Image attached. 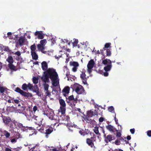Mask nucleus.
<instances>
[{"instance_id":"nucleus-18","label":"nucleus","mask_w":151,"mask_h":151,"mask_svg":"<svg viewBox=\"0 0 151 151\" xmlns=\"http://www.w3.org/2000/svg\"><path fill=\"white\" fill-rule=\"evenodd\" d=\"M106 128L109 131L113 132L117 131L116 129L113 126L111 125H108L106 126Z\"/></svg>"},{"instance_id":"nucleus-41","label":"nucleus","mask_w":151,"mask_h":151,"mask_svg":"<svg viewBox=\"0 0 151 151\" xmlns=\"http://www.w3.org/2000/svg\"><path fill=\"white\" fill-rule=\"evenodd\" d=\"M73 41V46H77L78 43V40L76 39H74Z\"/></svg>"},{"instance_id":"nucleus-61","label":"nucleus","mask_w":151,"mask_h":151,"mask_svg":"<svg viewBox=\"0 0 151 151\" xmlns=\"http://www.w3.org/2000/svg\"><path fill=\"white\" fill-rule=\"evenodd\" d=\"M37 107L36 106H34L33 108V110L34 112H35L37 110Z\"/></svg>"},{"instance_id":"nucleus-9","label":"nucleus","mask_w":151,"mask_h":151,"mask_svg":"<svg viewBox=\"0 0 151 151\" xmlns=\"http://www.w3.org/2000/svg\"><path fill=\"white\" fill-rule=\"evenodd\" d=\"M70 66H73V67L72 69V70L74 72H76L77 70L78 67L79 66V64L76 62L71 61L70 62Z\"/></svg>"},{"instance_id":"nucleus-47","label":"nucleus","mask_w":151,"mask_h":151,"mask_svg":"<svg viewBox=\"0 0 151 151\" xmlns=\"http://www.w3.org/2000/svg\"><path fill=\"white\" fill-rule=\"evenodd\" d=\"M12 54L17 55L18 56H20L21 55V52L19 51H17L15 53L14 52V53Z\"/></svg>"},{"instance_id":"nucleus-6","label":"nucleus","mask_w":151,"mask_h":151,"mask_svg":"<svg viewBox=\"0 0 151 151\" xmlns=\"http://www.w3.org/2000/svg\"><path fill=\"white\" fill-rule=\"evenodd\" d=\"M111 63V61L110 60L107 59L103 60L102 63L106 65L108 64V65L104 68V70L105 72H108L111 70L112 67Z\"/></svg>"},{"instance_id":"nucleus-10","label":"nucleus","mask_w":151,"mask_h":151,"mask_svg":"<svg viewBox=\"0 0 151 151\" xmlns=\"http://www.w3.org/2000/svg\"><path fill=\"white\" fill-rule=\"evenodd\" d=\"M80 78L82 80L83 83L84 85L88 84L87 82V78L86 77V75L85 73V72H82L80 75Z\"/></svg>"},{"instance_id":"nucleus-24","label":"nucleus","mask_w":151,"mask_h":151,"mask_svg":"<svg viewBox=\"0 0 151 151\" xmlns=\"http://www.w3.org/2000/svg\"><path fill=\"white\" fill-rule=\"evenodd\" d=\"M3 121L6 124H7L10 122L11 120L9 117H4L3 118Z\"/></svg>"},{"instance_id":"nucleus-48","label":"nucleus","mask_w":151,"mask_h":151,"mask_svg":"<svg viewBox=\"0 0 151 151\" xmlns=\"http://www.w3.org/2000/svg\"><path fill=\"white\" fill-rule=\"evenodd\" d=\"M13 124H14L13 123V122H11L9 124V126L10 127V128H11L12 129H13L14 128V127Z\"/></svg>"},{"instance_id":"nucleus-8","label":"nucleus","mask_w":151,"mask_h":151,"mask_svg":"<svg viewBox=\"0 0 151 151\" xmlns=\"http://www.w3.org/2000/svg\"><path fill=\"white\" fill-rule=\"evenodd\" d=\"M96 140V138L95 136H93L90 138H88L86 139V142L87 144L91 147H94L93 142L95 141Z\"/></svg>"},{"instance_id":"nucleus-39","label":"nucleus","mask_w":151,"mask_h":151,"mask_svg":"<svg viewBox=\"0 0 151 151\" xmlns=\"http://www.w3.org/2000/svg\"><path fill=\"white\" fill-rule=\"evenodd\" d=\"M111 43H106L104 45V47L103 49L104 50H105V48H108L109 47H111Z\"/></svg>"},{"instance_id":"nucleus-13","label":"nucleus","mask_w":151,"mask_h":151,"mask_svg":"<svg viewBox=\"0 0 151 151\" xmlns=\"http://www.w3.org/2000/svg\"><path fill=\"white\" fill-rule=\"evenodd\" d=\"M10 90L7 88H6L1 86L0 85V93H1L8 94L9 93Z\"/></svg>"},{"instance_id":"nucleus-29","label":"nucleus","mask_w":151,"mask_h":151,"mask_svg":"<svg viewBox=\"0 0 151 151\" xmlns=\"http://www.w3.org/2000/svg\"><path fill=\"white\" fill-rule=\"evenodd\" d=\"M6 61L8 62L9 63H13L14 62L13 58L12 56H9L6 59Z\"/></svg>"},{"instance_id":"nucleus-12","label":"nucleus","mask_w":151,"mask_h":151,"mask_svg":"<svg viewBox=\"0 0 151 151\" xmlns=\"http://www.w3.org/2000/svg\"><path fill=\"white\" fill-rule=\"evenodd\" d=\"M35 36H37V38L39 39H43L45 36V35L42 31H37L35 33Z\"/></svg>"},{"instance_id":"nucleus-38","label":"nucleus","mask_w":151,"mask_h":151,"mask_svg":"<svg viewBox=\"0 0 151 151\" xmlns=\"http://www.w3.org/2000/svg\"><path fill=\"white\" fill-rule=\"evenodd\" d=\"M30 49L31 50V52H35L36 50V46L35 44L32 45L30 46Z\"/></svg>"},{"instance_id":"nucleus-2","label":"nucleus","mask_w":151,"mask_h":151,"mask_svg":"<svg viewBox=\"0 0 151 151\" xmlns=\"http://www.w3.org/2000/svg\"><path fill=\"white\" fill-rule=\"evenodd\" d=\"M22 88L25 91H28V90L35 92L37 94L39 92V88L36 85H34V86L30 83L28 84L25 83H24L22 86Z\"/></svg>"},{"instance_id":"nucleus-5","label":"nucleus","mask_w":151,"mask_h":151,"mask_svg":"<svg viewBox=\"0 0 151 151\" xmlns=\"http://www.w3.org/2000/svg\"><path fill=\"white\" fill-rule=\"evenodd\" d=\"M59 101L60 106L58 110V112L62 114H65L66 111V103L65 101L62 99H59Z\"/></svg>"},{"instance_id":"nucleus-31","label":"nucleus","mask_w":151,"mask_h":151,"mask_svg":"<svg viewBox=\"0 0 151 151\" xmlns=\"http://www.w3.org/2000/svg\"><path fill=\"white\" fill-rule=\"evenodd\" d=\"M4 49L3 50L4 51H6L10 53H14V52H13L12 50L9 49V48L8 47L6 46H3Z\"/></svg>"},{"instance_id":"nucleus-46","label":"nucleus","mask_w":151,"mask_h":151,"mask_svg":"<svg viewBox=\"0 0 151 151\" xmlns=\"http://www.w3.org/2000/svg\"><path fill=\"white\" fill-rule=\"evenodd\" d=\"M28 147L29 149H30V151L31 150H32L31 151H33V150L35 149V147L33 146L32 147H31V145L30 144L28 145Z\"/></svg>"},{"instance_id":"nucleus-19","label":"nucleus","mask_w":151,"mask_h":151,"mask_svg":"<svg viewBox=\"0 0 151 151\" xmlns=\"http://www.w3.org/2000/svg\"><path fill=\"white\" fill-rule=\"evenodd\" d=\"M58 76L51 79L53 86H58V84L59 83V82H58Z\"/></svg>"},{"instance_id":"nucleus-53","label":"nucleus","mask_w":151,"mask_h":151,"mask_svg":"<svg viewBox=\"0 0 151 151\" xmlns=\"http://www.w3.org/2000/svg\"><path fill=\"white\" fill-rule=\"evenodd\" d=\"M101 131L104 134V137H105L106 136V134L105 133V132L104 128L102 127H101Z\"/></svg>"},{"instance_id":"nucleus-40","label":"nucleus","mask_w":151,"mask_h":151,"mask_svg":"<svg viewBox=\"0 0 151 151\" xmlns=\"http://www.w3.org/2000/svg\"><path fill=\"white\" fill-rule=\"evenodd\" d=\"M116 114L115 113V116H114V120H115V121L116 122V124H117L118 126H120V127L121 128V129H120V130H119L120 131H121L122 130V126L121 125H120L118 123V120L116 118Z\"/></svg>"},{"instance_id":"nucleus-57","label":"nucleus","mask_w":151,"mask_h":151,"mask_svg":"<svg viewBox=\"0 0 151 151\" xmlns=\"http://www.w3.org/2000/svg\"><path fill=\"white\" fill-rule=\"evenodd\" d=\"M135 130L134 129H130V132L132 134H134V132Z\"/></svg>"},{"instance_id":"nucleus-17","label":"nucleus","mask_w":151,"mask_h":151,"mask_svg":"<svg viewBox=\"0 0 151 151\" xmlns=\"http://www.w3.org/2000/svg\"><path fill=\"white\" fill-rule=\"evenodd\" d=\"M37 47L39 51H41L42 53L44 54H45L47 53V52L46 51H45L44 50L45 49V46L41 45L40 44H38L37 45Z\"/></svg>"},{"instance_id":"nucleus-62","label":"nucleus","mask_w":151,"mask_h":151,"mask_svg":"<svg viewBox=\"0 0 151 151\" xmlns=\"http://www.w3.org/2000/svg\"><path fill=\"white\" fill-rule=\"evenodd\" d=\"M104 50V49L102 50H100L101 52H100V53L102 55H104V51H103Z\"/></svg>"},{"instance_id":"nucleus-32","label":"nucleus","mask_w":151,"mask_h":151,"mask_svg":"<svg viewBox=\"0 0 151 151\" xmlns=\"http://www.w3.org/2000/svg\"><path fill=\"white\" fill-rule=\"evenodd\" d=\"M99 73L102 75H104L105 77H107L109 75V73L107 72H104L102 70H99Z\"/></svg>"},{"instance_id":"nucleus-56","label":"nucleus","mask_w":151,"mask_h":151,"mask_svg":"<svg viewBox=\"0 0 151 151\" xmlns=\"http://www.w3.org/2000/svg\"><path fill=\"white\" fill-rule=\"evenodd\" d=\"M147 135L149 137H151V130L147 132Z\"/></svg>"},{"instance_id":"nucleus-44","label":"nucleus","mask_w":151,"mask_h":151,"mask_svg":"<svg viewBox=\"0 0 151 151\" xmlns=\"http://www.w3.org/2000/svg\"><path fill=\"white\" fill-rule=\"evenodd\" d=\"M91 101L92 102V104H93L94 105V107L95 108H97L99 106H99L98 105L95 103L94 100L92 99L91 100Z\"/></svg>"},{"instance_id":"nucleus-25","label":"nucleus","mask_w":151,"mask_h":151,"mask_svg":"<svg viewBox=\"0 0 151 151\" xmlns=\"http://www.w3.org/2000/svg\"><path fill=\"white\" fill-rule=\"evenodd\" d=\"M104 138L105 141L106 143L110 142L113 140L112 137L111 135H108L106 137V136Z\"/></svg>"},{"instance_id":"nucleus-33","label":"nucleus","mask_w":151,"mask_h":151,"mask_svg":"<svg viewBox=\"0 0 151 151\" xmlns=\"http://www.w3.org/2000/svg\"><path fill=\"white\" fill-rule=\"evenodd\" d=\"M108 111L112 113H115L114 111V109L113 106H109L108 107Z\"/></svg>"},{"instance_id":"nucleus-60","label":"nucleus","mask_w":151,"mask_h":151,"mask_svg":"<svg viewBox=\"0 0 151 151\" xmlns=\"http://www.w3.org/2000/svg\"><path fill=\"white\" fill-rule=\"evenodd\" d=\"M14 101L15 103L17 104H18L19 102V101L18 99H15L14 100Z\"/></svg>"},{"instance_id":"nucleus-64","label":"nucleus","mask_w":151,"mask_h":151,"mask_svg":"<svg viewBox=\"0 0 151 151\" xmlns=\"http://www.w3.org/2000/svg\"><path fill=\"white\" fill-rule=\"evenodd\" d=\"M5 151H12V150L10 149L6 148L5 149Z\"/></svg>"},{"instance_id":"nucleus-37","label":"nucleus","mask_w":151,"mask_h":151,"mask_svg":"<svg viewBox=\"0 0 151 151\" xmlns=\"http://www.w3.org/2000/svg\"><path fill=\"white\" fill-rule=\"evenodd\" d=\"M53 130V128L50 127L45 130L46 132H45V134H50L52 132Z\"/></svg>"},{"instance_id":"nucleus-45","label":"nucleus","mask_w":151,"mask_h":151,"mask_svg":"<svg viewBox=\"0 0 151 151\" xmlns=\"http://www.w3.org/2000/svg\"><path fill=\"white\" fill-rule=\"evenodd\" d=\"M68 99L70 100H74V101H76L77 100V99H74L73 95H71L69 97Z\"/></svg>"},{"instance_id":"nucleus-34","label":"nucleus","mask_w":151,"mask_h":151,"mask_svg":"<svg viewBox=\"0 0 151 151\" xmlns=\"http://www.w3.org/2000/svg\"><path fill=\"white\" fill-rule=\"evenodd\" d=\"M93 131L96 134L100 135V133H99V127H94Z\"/></svg>"},{"instance_id":"nucleus-20","label":"nucleus","mask_w":151,"mask_h":151,"mask_svg":"<svg viewBox=\"0 0 151 151\" xmlns=\"http://www.w3.org/2000/svg\"><path fill=\"white\" fill-rule=\"evenodd\" d=\"M42 68L43 70L46 71L47 69L48 65L45 61H43L41 63Z\"/></svg>"},{"instance_id":"nucleus-43","label":"nucleus","mask_w":151,"mask_h":151,"mask_svg":"<svg viewBox=\"0 0 151 151\" xmlns=\"http://www.w3.org/2000/svg\"><path fill=\"white\" fill-rule=\"evenodd\" d=\"M111 50L110 49H108L106 50V56H110L111 55Z\"/></svg>"},{"instance_id":"nucleus-7","label":"nucleus","mask_w":151,"mask_h":151,"mask_svg":"<svg viewBox=\"0 0 151 151\" xmlns=\"http://www.w3.org/2000/svg\"><path fill=\"white\" fill-rule=\"evenodd\" d=\"M95 63L93 59L91 60L87 64V71L89 74H90L92 71V69L94 66Z\"/></svg>"},{"instance_id":"nucleus-50","label":"nucleus","mask_w":151,"mask_h":151,"mask_svg":"<svg viewBox=\"0 0 151 151\" xmlns=\"http://www.w3.org/2000/svg\"><path fill=\"white\" fill-rule=\"evenodd\" d=\"M121 134L120 132H118L116 133V136L117 137H120L121 136Z\"/></svg>"},{"instance_id":"nucleus-4","label":"nucleus","mask_w":151,"mask_h":151,"mask_svg":"<svg viewBox=\"0 0 151 151\" xmlns=\"http://www.w3.org/2000/svg\"><path fill=\"white\" fill-rule=\"evenodd\" d=\"M44 72L49 76L50 79L58 76L55 70L53 68H49Z\"/></svg>"},{"instance_id":"nucleus-14","label":"nucleus","mask_w":151,"mask_h":151,"mask_svg":"<svg viewBox=\"0 0 151 151\" xmlns=\"http://www.w3.org/2000/svg\"><path fill=\"white\" fill-rule=\"evenodd\" d=\"M25 39L24 37L21 36L19 37L18 42L16 43L17 45L22 46L25 42Z\"/></svg>"},{"instance_id":"nucleus-11","label":"nucleus","mask_w":151,"mask_h":151,"mask_svg":"<svg viewBox=\"0 0 151 151\" xmlns=\"http://www.w3.org/2000/svg\"><path fill=\"white\" fill-rule=\"evenodd\" d=\"M32 118L36 121L35 122V123L36 124H37L38 126H40H40L41 125L42 120V119L40 118L38 116H36L34 115H33Z\"/></svg>"},{"instance_id":"nucleus-52","label":"nucleus","mask_w":151,"mask_h":151,"mask_svg":"<svg viewBox=\"0 0 151 151\" xmlns=\"http://www.w3.org/2000/svg\"><path fill=\"white\" fill-rule=\"evenodd\" d=\"M52 42L53 44H54L56 42V40L55 38H54L53 37H52V39H51Z\"/></svg>"},{"instance_id":"nucleus-30","label":"nucleus","mask_w":151,"mask_h":151,"mask_svg":"<svg viewBox=\"0 0 151 151\" xmlns=\"http://www.w3.org/2000/svg\"><path fill=\"white\" fill-rule=\"evenodd\" d=\"M32 58L35 60H37L38 58V56L35 52H31Z\"/></svg>"},{"instance_id":"nucleus-3","label":"nucleus","mask_w":151,"mask_h":151,"mask_svg":"<svg viewBox=\"0 0 151 151\" xmlns=\"http://www.w3.org/2000/svg\"><path fill=\"white\" fill-rule=\"evenodd\" d=\"M73 91H75L78 94H81L85 93V90L82 86L76 83L74 84L73 87Z\"/></svg>"},{"instance_id":"nucleus-21","label":"nucleus","mask_w":151,"mask_h":151,"mask_svg":"<svg viewBox=\"0 0 151 151\" xmlns=\"http://www.w3.org/2000/svg\"><path fill=\"white\" fill-rule=\"evenodd\" d=\"M37 130L43 133L45 132V127L44 126V125L41 124V125L38 126V127H37Z\"/></svg>"},{"instance_id":"nucleus-55","label":"nucleus","mask_w":151,"mask_h":151,"mask_svg":"<svg viewBox=\"0 0 151 151\" xmlns=\"http://www.w3.org/2000/svg\"><path fill=\"white\" fill-rule=\"evenodd\" d=\"M115 143L116 145H120V142L119 140H116L115 141Z\"/></svg>"},{"instance_id":"nucleus-27","label":"nucleus","mask_w":151,"mask_h":151,"mask_svg":"<svg viewBox=\"0 0 151 151\" xmlns=\"http://www.w3.org/2000/svg\"><path fill=\"white\" fill-rule=\"evenodd\" d=\"M35 128H34V127H25L24 126H23L22 129H21L24 132H27L28 130H32V129H35Z\"/></svg>"},{"instance_id":"nucleus-22","label":"nucleus","mask_w":151,"mask_h":151,"mask_svg":"<svg viewBox=\"0 0 151 151\" xmlns=\"http://www.w3.org/2000/svg\"><path fill=\"white\" fill-rule=\"evenodd\" d=\"M13 123L14 125L15 128H17L18 127L21 129L23 126L22 124L19 123L14 120L13 121Z\"/></svg>"},{"instance_id":"nucleus-15","label":"nucleus","mask_w":151,"mask_h":151,"mask_svg":"<svg viewBox=\"0 0 151 151\" xmlns=\"http://www.w3.org/2000/svg\"><path fill=\"white\" fill-rule=\"evenodd\" d=\"M87 114L88 115L89 117H91L93 116H95L98 114V113L96 111V110L93 109L88 111Z\"/></svg>"},{"instance_id":"nucleus-16","label":"nucleus","mask_w":151,"mask_h":151,"mask_svg":"<svg viewBox=\"0 0 151 151\" xmlns=\"http://www.w3.org/2000/svg\"><path fill=\"white\" fill-rule=\"evenodd\" d=\"M14 91L17 92L19 93L20 94H32L31 93H27V92L24 91L19 87L15 88Z\"/></svg>"},{"instance_id":"nucleus-59","label":"nucleus","mask_w":151,"mask_h":151,"mask_svg":"<svg viewBox=\"0 0 151 151\" xmlns=\"http://www.w3.org/2000/svg\"><path fill=\"white\" fill-rule=\"evenodd\" d=\"M75 111H78L79 112L82 113L81 112V109L80 108H76L75 110Z\"/></svg>"},{"instance_id":"nucleus-49","label":"nucleus","mask_w":151,"mask_h":151,"mask_svg":"<svg viewBox=\"0 0 151 151\" xmlns=\"http://www.w3.org/2000/svg\"><path fill=\"white\" fill-rule=\"evenodd\" d=\"M44 88L45 90L47 91L48 90V84H45L44 85Z\"/></svg>"},{"instance_id":"nucleus-63","label":"nucleus","mask_w":151,"mask_h":151,"mask_svg":"<svg viewBox=\"0 0 151 151\" xmlns=\"http://www.w3.org/2000/svg\"><path fill=\"white\" fill-rule=\"evenodd\" d=\"M51 151H59L56 148H54L50 150Z\"/></svg>"},{"instance_id":"nucleus-51","label":"nucleus","mask_w":151,"mask_h":151,"mask_svg":"<svg viewBox=\"0 0 151 151\" xmlns=\"http://www.w3.org/2000/svg\"><path fill=\"white\" fill-rule=\"evenodd\" d=\"M17 139L15 138L12 139L11 140V142L12 143H15L17 142Z\"/></svg>"},{"instance_id":"nucleus-54","label":"nucleus","mask_w":151,"mask_h":151,"mask_svg":"<svg viewBox=\"0 0 151 151\" xmlns=\"http://www.w3.org/2000/svg\"><path fill=\"white\" fill-rule=\"evenodd\" d=\"M6 138H9L10 135V134L9 132H7L6 134L4 135Z\"/></svg>"},{"instance_id":"nucleus-42","label":"nucleus","mask_w":151,"mask_h":151,"mask_svg":"<svg viewBox=\"0 0 151 151\" xmlns=\"http://www.w3.org/2000/svg\"><path fill=\"white\" fill-rule=\"evenodd\" d=\"M38 78L34 77L33 78V82L35 84H36L38 83Z\"/></svg>"},{"instance_id":"nucleus-58","label":"nucleus","mask_w":151,"mask_h":151,"mask_svg":"<svg viewBox=\"0 0 151 151\" xmlns=\"http://www.w3.org/2000/svg\"><path fill=\"white\" fill-rule=\"evenodd\" d=\"M104 118L103 117H101L99 119V122H102L104 121Z\"/></svg>"},{"instance_id":"nucleus-28","label":"nucleus","mask_w":151,"mask_h":151,"mask_svg":"<svg viewBox=\"0 0 151 151\" xmlns=\"http://www.w3.org/2000/svg\"><path fill=\"white\" fill-rule=\"evenodd\" d=\"M44 77L43 79V81L45 83L49 82V77L46 74V73H45V72H44Z\"/></svg>"},{"instance_id":"nucleus-26","label":"nucleus","mask_w":151,"mask_h":151,"mask_svg":"<svg viewBox=\"0 0 151 151\" xmlns=\"http://www.w3.org/2000/svg\"><path fill=\"white\" fill-rule=\"evenodd\" d=\"M13 64V63L8 64V66L11 70L16 71L17 70V69L16 67L14 66Z\"/></svg>"},{"instance_id":"nucleus-35","label":"nucleus","mask_w":151,"mask_h":151,"mask_svg":"<svg viewBox=\"0 0 151 151\" xmlns=\"http://www.w3.org/2000/svg\"><path fill=\"white\" fill-rule=\"evenodd\" d=\"M79 133L81 135H82L83 136H84L88 134V133L84 130H80L79 132Z\"/></svg>"},{"instance_id":"nucleus-36","label":"nucleus","mask_w":151,"mask_h":151,"mask_svg":"<svg viewBox=\"0 0 151 151\" xmlns=\"http://www.w3.org/2000/svg\"><path fill=\"white\" fill-rule=\"evenodd\" d=\"M47 42V40L45 39H44L40 41V44L44 46H45V45L46 43Z\"/></svg>"},{"instance_id":"nucleus-23","label":"nucleus","mask_w":151,"mask_h":151,"mask_svg":"<svg viewBox=\"0 0 151 151\" xmlns=\"http://www.w3.org/2000/svg\"><path fill=\"white\" fill-rule=\"evenodd\" d=\"M70 88L68 86L65 87L63 90L62 92L63 94H68L69 93Z\"/></svg>"},{"instance_id":"nucleus-1","label":"nucleus","mask_w":151,"mask_h":151,"mask_svg":"<svg viewBox=\"0 0 151 151\" xmlns=\"http://www.w3.org/2000/svg\"><path fill=\"white\" fill-rule=\"evenodd\" d=\"M58 113V114L57 115H55L52 111H51L50 112L48 111H46L45 113L44 114H46L47 116L49 117V119L55 121V122L53 124L54 127L55 126L56 124L60 121H66L69 119V117L68 116H65L64 115L65 114H62L61 113V115H59V114L60 113Z\"/></svg>"}]
</instances>
